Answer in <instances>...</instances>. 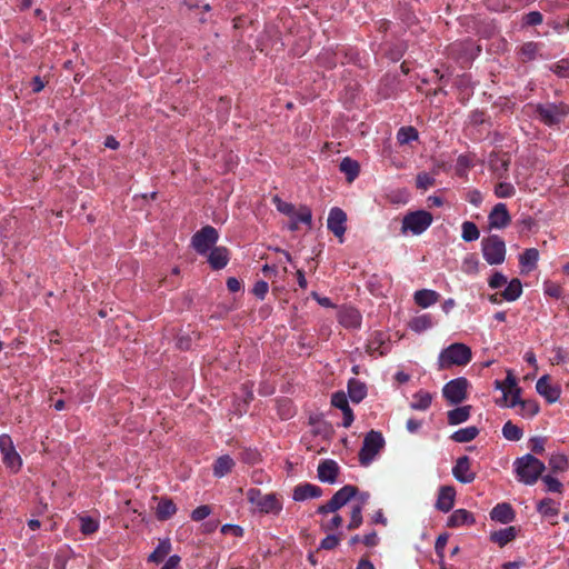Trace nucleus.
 <instances>
[{
    "mask_svg": "<svg viewBox=\"0 0 569 569\" xmlns=\"http://www.w3.org/2000/svg\"><path fill=\"white\" fill-rule=\"evenodd\" d=\"M516 515L511 505L507 502L498 503L490 511V518L501 523H509L513 521Z\"/></svg>",
    "mask_w": 569,
    "mask_h": 569,
    "instance_id": "5701e85b",
    "label": "nucleus"
},
{
    "mask_svg": "<svg viewBox=\"0 0 569 569\" xmlns=\"http://www.w3.org/2000/svg\"><path fill=\"white\" fill-rule=\"evenodd\" d=\"M218 239L217 229L212 226H204L192 236L191 246L197 253L206 256L214 247Z\"/></svg>",
    "mask_w": 569,
    "mask_h": 569,
    "instance_id": "1a4fd4ad",
    "label": "nucleus"
},
{
    "mask_svg": "<svg viewBox=\"0 0 569 569\" xmlns=\"http://www.w3.org/2000/svg\"><path fill=\"white\" fill-rule=\"evenodd\" d=\"M432 401L431 393L427 391H419L413 396V401L410 403L413 410H427Z\"/></svg>",
    "mask_w": 569,
    "mask_h": 569,
    "instance_id": "4c0bfd02",
    "label": "nucleus"
},
{
    "mask_svg": "<svg viewBox=\"0 0 569 569\" xmlns=\"http://www.w3.org/2000/svg\"><path fill=\"white\" fill-rule=\"evenodd\" d=\"M339 169L342 173L346 174L348 182H352L360 172L359 163L349 157H346L341 160Z\"/></svg>",
    "mask_w": 569,
    "mask_h": 569,
    "instance_id": "7c9ffc66",
    "label": "nucleus"
},
{
    "mask_svg": "<svg viewBox=\"0 0 569 569\" xmlns=\"http://www.w3.org/2000/svg\"><path fill=\"white\" fill-rule=\"evenodd\" d=\"M340 542L339 536L336 535H328L326 538H323L320 542V548L325 550H332L335 549Z\"/></svg>",
    "mask_w": 569,
    "mask_h": 569,
    "instance_id": "bf43d9fd",
    "label": "nucleus"
},
{
    "mask_svg": "<svg viewBox=\"0 0 569 569\" xmlns=\"http://www.w3.org/2000/svg\"><path fill=\"white\" fill-rule=\"evenodd\" d=\"M541 46L537 42L529 41L520 47L521 60L527 62L535 60L540 51Z\"/></svg>",
    "mask_w": 569,
    "mask_h": 569,
    "instance_id": "58836bf2",
    "label": "nucleus"
},
{
    "mask_svg": "<svg viewBox=\"0 0 569 569\" xmlns=\"http://www.w3.org/2000/svg\"><path fill=\"white\" fill-rule=\"evenodd\" d=\"M247 499L261 513L278 515L282 510V503L276 493L263 495L260 489L250 488L247 491Z\"/></svg>",
    "mask_w": 569,
    "mask_h": 569,
    "instance_id": "7ed1b4c3",
    "label": "nucleus"
},
{
    "mask_svg": "<svg viewBox=\"0 0 569 569\" xmlns=\"http://www.w3.org/2000/svg\"><path fill=\"white\" fill-rule=\"evenodd\" d=\"M469 381L459 377L447 382L442 388V396L450 405H459L467 399Z\"/></svg>",
    "mask_w": 569,
    "mask_h": 569,
    "instance_id": "9d476101",
    "label": "nucleus"
},
{
    "mask_svg": "<svg viewBox=\"0 0 569 569\" xmlns=\"http://www.w3.org/2000/svg\"><path fill=\"white\" fill-rule=\"evenodd\" d=\"M361 315L353 307H343L339 310L338 321L348 329H357L361 326Z\"/></svg>",
    "mask_w": 569,
    "mask_h": 569,
    "instance_id": "a211bd4d",
    "label": "nucleus"
},
{
    "mask_svg": "<svg viewBox=\"0 0 569 569\" xmlns=\"http://www.w3.org/2000/svg\"><path fill=\"white\" fill-rule=\"evenodd\" d=\"M476 522L473 515L466 509H457L451 516L448 518L447 526L450 528H456L460 526H471Z\"/></svg>",
    "mask_w": 569,
    "mask_h": 569,
    "instance_id": "b1692460",
    "label": "nucleus"
},
{
    "mask_svg": "<svg viewBox=\"0 0 569 569\" xmlns=\"http://www.w3.org/2000/svg\"><path fill=\"white\" fill-rule=\"evenodd\" d=\"M233 467V459L228 455H223L216 460L213 465V475L218 478H222L231 472Z\"/></svg>",
    "mask_w": 569,
    "mask_h": 569,
    "instance_id": "c756f323",
    "label": "nucleus"
},
{
    "mask_svg": "<svg viewBox=\"0 0 569 569\" xmlns=\"http://www.w3.org/2000/svg\"><path fill=\"white\" fill-rule=\"evenodd\" d=\"M537 510L546 518H553L559 513V503L551 498H545L538 502Z\"/></svg>",
    "mask_w": 569,
    "mask_h": 569,
    "instance_id": "f704fd0d",
    "label": "nucleus"
},
{
    "mask_svg": "<svg viewBox=\"0 0 569 569\" xmlns=\"http://www.w3.org/2000/svg\"><path fill=\"white\" fill-rule=\"evenodd\" d=\"M515 192V187L509 182H500L495 188V194L498 198H510Z\"/></svg>",
    "mask_w": 569,
    "mask_h": 569,
    "instance_id": "603ef678",
    "label": "nucleus"
},
{
    "mask_svg": "<svg viewBox=\"0 0 569 569\" xmlns=\"http://www.w3.org/2000/svg\"><path fill=\"white\" fill-rule=\"evenodd\" d=\"M502 436L510 441H519L523 436V430L510 420L502 427Z\"/></svg>",
    "mask_w": 569,
    "mask_h": 569,
    "instance_id": "ea45409f",
    "label": "nucleus"
},
{
    "mask_svg": "<svg viewBox=\"0 0 569 569\" xmlns=\"http://www.w3.org/2000/svg\"><path fill=\"white\" fill-rule=\"evenodd\" d=\"M549 467L550 470L555 473L563 472L568 469L569 462L565 455L557 453L549 458Z\"/></svg>",
    "mask_w": 569,
    "mask_h": 569,
    "instance_id": "a19ab883",
    "label": "nucleus"
},
{
    "mask_svg": "<svg viewBox=\"0 0 569 569\" xmlns=\"http://www.w3.org/2000/svg\"><path fill=\"white\" fill-rule=\"evenodd\" d=\"M322 496V489L312 483H301L295 487L292 499L295 501H305L310 498H319Z\"/></svg>",
    "mask_w": 569,
    "mask_h": 569,
    "instance_id": "412c9836",
    "label": "nucleus"
},
{
    "mask_svg": "<svg viewBox=\"0 0 569 569\" xmlns=\"http://www.w3.org/2000/svg\"><path fill=\"white\" fill-rule=\"evenodd\" d=\"M471 349L461 342H455L445 348L438 357V369L445 370L452 366L462 367L471 361Z\"/></svg>",
    "mask_w": 569,
    "mask_h": 569,
    "instance_id": "f03ea898",
    "label": "nucleus"
},
{
    "mask_svg": "<svg viewBox=\"0 0 569 569\" xmlns=\"http://www.w3.org/2000/svg\"><path fill=\"white\" fill-rule=\"evenodd\" d=\"M439 297V293L433 290L421 289L415 292V302L419 307L428 308L431 305L436 303Z\"/></svg>",
    "mask_w": 569,
    "mask_h": 569,
    "instance_id": "c85d7f7f",
    "label": "nucleus"
},
{
    "mask_svg": "<svg viewBox=\"0 0 569 569\" xmlns=\"http://www.w3.org/2000/svg\"><path fill=\"white\" fill-rule=\"evenodd\" d=\"M536 390L549 403L556 402L561 395V389L558 386H552L550 383V377L548 375H545L538 379L536 383Z\"/></svg>",
    "mask_w": 569,
    "mask_h": 569,
    "instance_id": "4468645a",
    "label": "nucleus"
},
{
    "mask_svg": "<svg viewBox=\"0 0 569 569\" xmlns=\"http://www.w3.org/2000/svg\"><path fill=\"white\" fill-rule=\"evenodd\" d=\"M385 447V439L382 433L376 430H370L363 439L362 447L359 451V462L361 466H369L380 450Z\"/></svg>",
    "mask_w": 569,
    "mask_h": 569,
    "instance_id": "39448f33",
    "label": "nucleus"
},
{
    "mask_svg": "<svg viewBox=\"0 0 569 569\" xmlns=\"http://www.w3.org/2000/svg\"><path fill=\"white\" fill-rule=\"evenodd\" d=\"M469 122L473 126H480L489 122L485 111L473 110L469 116Z\"/></svg>",
    "mask_w": 569,
    "mask_h": 569,
    "instance_id": "13d9d810",
    "label": "nucleus"
},
{
    "mask_svg": "<svg viewBox=\"0 0 569 569\" xmlns=\"http://www.w3.org/2000/svg\"><path fill=\"white\" fill-rule=\"evenodd\" d=\"M539 251L536 248L526 249L519 257V262L526 272H530L537 267Z\"/></svg>",
    "mask_w": 569,
    "mask_h": 569,
    "instance_id": "cd10ccee",
    "label": "nucleus"
},
{
    "mask_svg": "<svg viewBox=\"0 0 569 569\" xmlns=\"http://www.w3.org/2000/svg\"><path fill=\"white\" fill-rule=\"evenodd\" d=\"M522 293V284L521 281L517 278L512 279L508 282L506 289L502 291L501 296L507 301L517 300Z\"/></svg>",
    "mask_w": 569,
    "mask_h": 569,
    "instance_id": "e433bc0d",
    "label": "nucleus"
},
{
    "mask_svg": "<svg viewBox=\"0 0 569 569\" xmlns=\"http://www.w3.org/2000/svg\"><path fill=\"white\" fill-rule=\"evenodd\" d=\"M542 20V14L539 11H530L525 17V21L528 26H538Z\"/></svg>",
    "mask_w": 569,
    "mask_h": 569,
    "instance_id": "338daca9",
    "label": "nucleus"
},
{
    "mask_svg": "<svg viewBox=\"0 0 569 569\" xmlns=\"http://www.w3.org/2000/svg\"><path fill=\"white\" fill-rule=\"evenodd\" d=\"M193 336L199 338L193 331L191 333L184 332L177 337L176 346L180 350H189L191 348Z\"/></svg>",
    "mask_w": 569,
    "mask_h": 569,
    "instance_id": "09e8293b",
    "label": "nucleus"
},
{
    "mask_svg": "<svg viewBox=\"0 0 569 569\" xmlns=\"http://www.w3.org/2000/svg\"><path fill=\"white\" fill-rule=\"evenodd\" d=\"M540 410L539 403L536 400H523L520 403V415L526 418H532L538 415Z\"/></svg>",
    "mask_w": 569,
    "mask_h": 569,
    "instance_id": "c03bdc74",
    "label": "nucleus"
},
{
    "mask_svg": "<svg viewBox=\"0 0 569 569\" xmlns=\"http://www.w3.org/2000/svg\"><path fill=\"white\" fill-rule=\"evenodd\" d=\"M456 490L452 486H442L439 489L436 508L442 512H449L455 505Z\"/></svg>",
    "mask_w": 569,
    "mask_h": 569,
    "instance_id": "aec40b11",
    "label": "nucleus"
},
{
    "mask_svg": "<svg viewBox=\"0 0 569 569\" xmlns=\"http://www.w3.org/2000/svg\"><path fill=\"white\" fill-rule=\"evenodd\" d=\"M272 202L276 204L277 210L286 216H293L295 214V206L290 202H286L281 200L278 196H274L272 198Z\"/></svg>",
    "mask_w": 569,
    "mask_h": 569,
    "instance_id": "3c124183",
    "label": "nucleus"
},
{
    "mask_svg": "<svg viewBox=\"0 0 569 569\" xmlns=\"http://www.w3.org/2000/svg\"><path fill=\"white\" fill-rule=\"evenodd\" d=\"M479 429L476 426L461 428L451 435V439L459 443L472 441L479 435Z\"/></svg>",
    "mask_w": 569,
    "mask_h": 569,
    "instance_id": "c9c22d12",
    "label": "nucleus"
},
{
    "mask_svg": "<svg viewBox=\"0 0 569 569\" xmlns=\"http://www.w3.org/2000/svg\"><path fill=\"white\" fill-rule=\"evenodd\" d=\"M362 523V506L353 505L350 515V521L347 526L348 530L358 529Z\"/></svg>",
    "mask_w": 569,
    "mask_h": 569,
    "instance_id": "49530a36",
    "label": "nucleus"
},
{
    "mask_svg": "<svg viewBox=\"0 0 569 569\" xmlns=\"http://www.w3.org/2000/svg\"><path fill=\"white\" fill-rule=\"evenodd\" d=\"M418 139V131L413 127H401L397 133L400 144H407Z\"/></svg>",
    "mask_w": 569,
    "mask_h": 569,
    "instance_id": "37998d69",
    "label": "nucleus"
},
{
    "mask_svg": "<svg viewBox=\"0 0 569 569\" xmlns=\"http://www.w3.org/2000/svg\"><path fill=\"white\" fill-rule=\"evenodd\" d=\"M177 512V506L170 498H160L157 509L156 517L160 521L170 519Z\"/></svg>",
    "mask_w": 569,
    "mask_h": 569,
    "instance_id": "393cba45",
    "label": "nucleus"
},
{
    "mask_svg": "<svg viewBox=\"0 0 569 569\" xmlns=\"http://www.w3.org/2000/svg\"><path fill=\"white\" fill-rule=\"evenodd\" d=\"M452 475L461 483H470L476 479V473L471 470V461L468 456L457 459L452 468Z\"/></svg>",
    "mask_w": 569,
    "mask_h": 569,
    "instance_id": "ddd939ff",
    "label": "nucleus"
},
{
    "mask_svg": "<svg viewBox=\"0 0 569 569\" xmlns=\"http://www.w3.org/2000/svg\"><path fill=\"white\" fill-rule=\"evenodd\" d=\"M348 395L352 402L359 403L367 396V386L358 379H350L348 382Z\"/></svg>",
    "mask_w": 569,
    "mask_h": 569,
    "instance_id": "a878e982",
    "label": "nucleus"
},
{
    "mask_svg": "<svg viewBox=\"0 0 569 569\" xmlns=\"http://www.w3.org/2000/svg\"><path fill=\"white\" fill-rule=\"evenodd\" d=\"M171 551V542L169 539L161 540L157 548L149 555L150 562L160 563Z\"/></svg>",
    "mask_w": 569,
    "mask_h": 569,
    "instance_id": "72a5a7b5",
    "label": "nucleus"
},
{
    "mask_svg": "<svg viewBox=\"0 0 569 569\" xmlns=\"http://www.w3.org/2000/svg\"><path fill=\"white\" fill-rule=\"evenodd\" d=\"M479 261L475 256H469L463 260V271L468 273H476L478 271Z\"/></svg>",
    "mask_w": 569,
    "mask_h": 569,
    "instance_id": "e2e57ef3",
    "label": "nucleus"
},
{
    "mask_svg": "<svg viewBox=\"0 0 569 569\" xmlns=\"http://www.w3.org/2000/svg\"><path fill=\"white\" fill-rule=\"evenodd\" d=\"M517 536V529L515 527H507L498 531L490 533V540L498 543L500 547L506 546L512 541Z\"/></svg>",
    "mask_w": 569,
    "mask_h": 569,
    "instance_id": "bb28decb",
    "label": "nucleus"
},
{
    "mask_svg": "<svg viewBox=\"0 0 569 569\" xmlns=\"http://www.w3.org/2000/svg\"><path fill=\"white\" fill-rule=\"evenodd\" d=\"M488 219L490 227L496 229L505 228L511 221V217L505 203H497L489 213Z\"/></svg>",
    "mask_w": 569,
    "mask_h": 569,
    "instance_id": "f3484780",
    "label": "nucleus"
},
{
    "mask_svg": "<svg viewBox=\"0 0 569 569\" xmlns=\"http://www.w3.org/2000/svg\"><path fill=\"white\" fill-rule=\"evenodd\" d=\"M479 236H480V232L475 222L465 221L462 223L461 237L466 242L476 241L479 238Z\"/></svg>",
    "mask_w": 569,
    "mask_h": 569,
    "instance_id": "79ce46f5",
    "label": "nucleus"
},
{
    "mask_svg": "<svg viewBox=\"0 0 569 569\" xmlns=\"http://www.w3.org/2000/svg\"><path fill=\"white\" fill-rule=\"evenodd\" d=\"M489 169L498 177L502 178L510 164V157L507 153L491 152L488 159Z\"/></svg>",
    "mask_w": 569,
    "mask_h": 569,
    "instance_id": "6ab92c4d",
    "label": "nucleus"
},
{
    "mask_svg": "<svg viewBox=\"0 0 569 569\" xmlns=\"http://www.w3.org/2000/svg\"><path fill=\"white\" fill-rule=\"evenodd\" d=\"M551 70L563 78H569V62L568 61H559L551 67Z\"/></svg>",
    "mask_w": 569,
    "mask_h": 569,
    "instance_id": "0e129e2a",
    "label": "nucleus"
},
{
    "mask_svg": "<svg viewBox=\"0 0 569 569\" xmlns=\"http://www.w3.org/2000/svg\"><path fill=\"white\" fill-rule=\"evenodd\" d=\"M0 452L2 455V461L7 468L11 471L17 472L22 466V459L17 452L13 441L9 435L0 436Z\"/></svg>",
    "mask_w": 569,
    "mask_h": 569,
    "instance_id": "9b49d317",
    "label": "nucleus"
},
{
    "mask_svg": "<svg viewBox=\"0 0 569 569\" xmlns=\"http://www.w3.org/2000/svg\"><path fill=\"white\" fill-rule=\"evenodd\" d=\"M536 113L546 126H555L569 114V106L563 102L538 104Z\"/></svg>",
    "mask_w": 569,
    "mask_h": 569,
    "instance_id": "0eeeda50",
    "label": "nucleus"
},
{
    "mask_svg": "<svg viewBox=\"0 0 569 569\" xmlns=\"http://www.w3.org/2000/svg\"><path fill=\"white\" fill-rule=\"evenodd\" d=\"M433 326V318L429 313L420 315L412 318L409 322V328L415 332H423Z\"/></svg>",
    "mask_w": 569,
    "mask_h": 569,
    "instance_id": "473e14b6",
    "label": "nucleus"
},
{
    "mask_svg": "<svg viewBox=\"0 0 569 569\" xmlns=\"http://www.w3.org/2000/svg\"><path fill=\"white\" fill-rule=\"evenodd\" d=\"M481 251L485 260L491 266L501 264L506 259V243L497 234H491L481 240Z\"/></svg>",
    "mask_w": 569,
    "mask_h": 569,
    "instance_id": "423d86ee",
    "label": "nucleus"
},
{
    "mask_svg": "<svg viewBox=\"0 0 569 569\" xmlns=\"http://www.w3.org/2000/svg\"><path fill=\"white\" fill-rule=\"evenodd\" d=\"M359 493V489L352 485H346L340 488L332 498L325 505H321L317 509V513L326 515L329 512H336L343 506H346L352 498H356Z\"/></svg>",
    "mask_w": 569,
    "mask_h": 569,
    "instance_id": "6e6552de",
    "label": "nucleus"
},
{
    "mask_svg": "<svg viewBox=\"0 0 569 569\" xmlns=\"http://www.w3.org/2000/svg\"><path fill=\"white\" fill-rule=\"evenodd\" d=\"M342 522H343L342 517L339 515H335L330 521L322 525V529L326 531H332V530L339 528L342 525Z\"/></svg>",
    "mask_w": 569,
    "mask_h": 569,
    "instance_id": "774afa93",
    "label": "nucleus"
},
{
    "mask_svg": "<svg viewBox=\"0 0 569 569\" xmlns=\"http://www.w3.org/2000/svg\"><path fill=\"white\" fill-rule=\"evenodd\" d=\"M545 443H546V439L542 437H532L529 440V447H530L531 451L535 453H538V455L543 452Z\"/></svg>",
    "mask_w": 569,
    "mask_h": 569,
    "instance_id": "052dcab7",
    "label": "nucleus"
},
{
    "mask_svg": "<svg viewBox=\"0 0 569 569\" xmlns=\"http://www.w3.org/2000/svg\"><path fill=\"white\" fill-rule=\"evenodd\" d=\"M471 406H462L448 411V423L451 426L460 425L470 417Z\"/></svg>",
    "mask_w": 569,
    "mask_h": 569,
    "instance_id": "2f4dec72",
    "label": "nucleus"
},
{
    "mask_svg": "<svg viewBox=\"0 0 569 569\" xmlns=\"http://www.w3.org/2000/svg\"><path fill=\"white\" fill-rule=\"evenodd\" d=\"M507 283V277L501 272H495L492 277L489 279V286L492 289H497Z\"/></svg>",
    "mask_w": 569,
    "mask_h": 569,
    "instance_id": "69168bd1",
    "label": "nucleus"
},
{
    "mask_svg": "<svg viewBox=\"0 0 569 569\" xmlns=\"http://www.w3.org/2000/svg\"><path fill=\"white\" fill-rule=\"evenodd\" d=\"M542 481L547 486V490L551 492H561L562 483L555 477L547 475L542 477Z\"/></svg>",
    "mask_w": 569,
    "mask_h": 569,
    "instance_id": "6e6d98bb",
    "label": "nucleus"
},
{
    "mask_svg": "<svg viewBox=\"0 0 569 569\" xmlns=\"http://www.w3.org/2000/svg\"><path fill=\"white\" fill-rule=\"evenodd\" d=\"M339 471H340L339 466L335 460H332V459L322 460L319 463L318 469H317L318 479L321 482H327V483H331V485L336 483Z\"/></svg>",
    "mask_w": 569,
    "mask_h": 569,
    "instance_id": "2eb2a0df",
    "label": "nucleus"
},
{
    "mask_svg": "<svg viewBox=\"0 0 569 569\" xmlns=\"http://www.w3.org/2000/svg\"><path fill=\"white\" fill-rule=\"evenodd\" d=\"M495 386L497 389H501V390H506L508 389L509 391L512 390L513 388H517V379L516 377L513 376L512 371L511 370H508L507 371V377L505 379L503 382L499 381V380H496L495 381Z\"/></svg>",
    "mask_w": 569,
    "mask_h": 569,
    "instance_id": "864d4df0",
    "label": "nucleus"
},
{
    "mask_svg": "<svg viewBox=\"0 0 569 569\" xmlns=\"http://www.w3.org/2000/svg\"><path fill=\"white\" fill-rule=\"evenodd\" d=\"M388 337L381 331H375L367 343V352L373 357H382L388 351Z\"/></svg>",
    "mask_w": 569,
    "mask_h": 569,
    "instance_id": "dca6fc26",
    "label": "nucleus"
},
{
    "mask_svg": "<svg viewBox=\"0 0 569 569\" xmlns=\"http://www.w3.org/2000/svg\"><path fill=\"white\" fill-rule=\"evenodd\" d=\"M346 222H347V214L346 212L339 208L333 207L329 211V216L327 219V228L337 237L340 239V242L343 241V236L346 232Z\"/></svg>",
    "mask_w": 569,
    "mask_h": 569,
    "instance_id": "f8f14e48",
    "label": "nucleus"
},
{
    "mask_svg": "<svg viewBox=\"0 0 569 569\" xmlns=\"http://www.w3.org/2000/svg\"><path fill=\"white\" fill-rule=\"evenodd\" d=\"M79 521H80V531L83 535H92L99 529L98 520H96L91 517L82 516L79 518Z\"/></svg>",
    "mask_w": 569,
    "mask_h": 569,
    "instance_id": "a18cd8bd",
    "label": "nucleus"
},
{
    "mask_svg": "<svg viewBox=\"0 0 569 569\" xmlns=\"http://www.w3.org/2000/svg\"><path fill=\"white\" fill-rule=\"evenodd\" d=\"M513 466L518 480L529 486L536 483L546 469L545 463L531 453L517 458Z\"/></svg>",
    "mask_w": 569,
    "mask_h": 569,
    "instance_id": "f257e3e1",
    "label": "nucleus"
},
{
    "mask_svg": "<svg viewBox=\"0 0 569 569\" xmlns=\"http://www.w3.org/2000/svg\"><path fill=\"white\" fill-rule=\"evenodd\" d=\"M208 262L213 270L224 268L229 262V250L226 247H213L208 252Z\"/></svg>",
    "mask_w": 569,
    "mask_h": 569,
    "instance_id": "4be33fe9",
    "label": "nucleus"
},
{
    "mask_svg": "<svg viewBox=\"0 0 569 569\" xmlns=\"http://www.w3.org/2000/svg\"><path fill=\"white\" fill-rule=\"evenodd\" d=\"M291 218L296 219L298 222H302L311 227L312 222V212L311 209L307 206H301L298 211L295 210V214Z\"/></svg>",
    "mask_w": 569,
    "mask_h": 569,
    "instance_id": "de8ad7c7",
    "label": "nucleus"
},
{
    "mask_svg": "<svg viewBox=\"0 0 569 569\" xmlns=\"http://www.w3.org/2000/svg\"><path fill=\"white\" fill-rule=\"evenodd\" d=\"M331 405L341 411L350 409L347 396L342 391L335 392L331 397Z\"/></svg>",
    "mask_w": 569,
    "mask_h": 569,
    "instance_id": "8fccbe9b",
    "label": "nucleus"
},
{
    "mask_svg": "<svg viewBox=\"0 0 569 569\" xmlns=\"http://www.w3.org/2000/svg\"><path fill=\"white\" fill-rule=\"evenodd\" d=\"M268 289H269L268 282H266L264 280H259L254 283V286L252 288V292L257 298L263 299L268 292Z\"/></svg>",
    "mask_w": 569,
    "mask_h": 569,
    "instance_id": "680f3d73",
    "label": "nucleus"
},
{
    "mask_svg": "<svg viewBox=\"0 0 569 569\" xmlns=\"http://www.w3.org/2000/svg\"><path fill=\"white\" fill-rule=\"evenodd\" d=\"M432 220V214L426 210L408 212L402 219L401 233L419 236L431 226Z\"/></svg>",
    "mask_w": 569,
    "mask_h": 569,
    "instance_id": "20e7f679",
    "label": "nucleus"
},
{
    "mask_svg": "<svg viewBox=\"0 0 569 569\" xmlns=\"http://www.w3.org/2000/svg\"><path fill=\"white\" fill-rule=\"evenodd\" d=\"M436 180L427 172H420L416 179V186L418 189L427 190L428 188L435 186Z\"/></svg>",
    "mask_w": 569,
    "mask_h": 569,
    "instance_id": "5fc2aeb1",
    "label": "nucleus"
},
{
    "mask_svg": "<svg viewBox=\"0 0 569 569\" xmlns=\"http://www.w3.org/2000/svg\"><path fill=\"white\" fill-rule=\"evenodd\" d=\"M210 513H211V508L207 505H202V506L197 507L192 511L191 519L193 521H201L204 518H207Z\"/></svg>",
    "mask_w": 569,
    "mask_h": 569,
    "instance_id": "4d7b16f0",
    "label": "nucleus"
}]
</instances>
